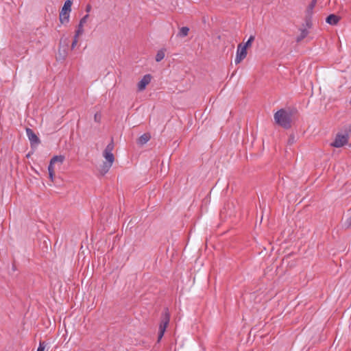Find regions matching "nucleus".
Masks as SVG:
<instances>
[{"mask_svg":"<svg viewBox=\"0 0 351 351\" xmlns=\"http://www.w3.org/2000/svg\"><path fill=\"white\" fill-rule=\"evenodd\" d=\"M291 113L283 108L278 110L274 116L276 123L286 130L291 128Z\"/></svg>","mask_w":351,"mask_h":351,"instance_id":"1","label":"nucleus"},{"mask_svg":"<svg viewBox=\"0 0 351 351\" xmlns=\"http://www.w3.org/2000/svg\"><path fill=\"white\" fill-rule=\"evenodd\" d=\"M78 36H76V34H75V36H74V38L73 39H76V40H78Z\"/></svg>","mask_w":351,"mask_h":351,"instance_id":"30","label":"nucleus"},{"mask_svg":"<svg viewBox=\"0 0 351 351\" xmlns=\"http://www.w3.org/2000/svg\"><path fill=\"white\" fill-rule=\"evenodd\" d=\"M165 49H162L157 52L156 56V62H160L165 58Z\"/></svg>","mask_w":351,"mask_h":351,"instance_id":"17","label":"nucleus"},{"mask_svg":"<svg viewBox=\"0 0 351 351\" xmlns=\"http://www.w3.org/2000/svg\"><path fill=\"white\" fill-rule=\"evenodd\" d=\"M91 10V5L90 4H88L86 7V12H89Z\"/></svg>","mask_w":351,"mask_h":351,"instance_id":"29","label":"nucleus"},{"mask_svg":"<svg viewBox=\"0 0 351 351\" xmlns=\"http://www.w3.org/2000/svg\"><path fill=\"white\" fill-rule=\"evenodd\" d=\"M30 156V153L27 154V158H29Z\"/></svg>","mask_w":351,"mask_h":351,"instance_id":"31","label":"nucleus"},{"mask_svg":"<svg viewBox=\"0 0 351 351\" xmlns=\"http://www.w3.org/2000/svg\"><path fill=\"white\" fill-rule=\"evenodd\" d=\"M351 132V125H348L345 128V134H342L341 133L337 134L335 138L332 143H330V145L334 147H341L345 145L348 144L349 134Z\"/></svg>","mask_w":351,"mask_h":351,"instance_id":"2","label":"nucleus"},{"mask_svg":"<svg viewBox=\"0 0 351 351\" xmlns=\"http://www.w3.org/2000/svg\"><path fill=\"white\" fill-rule=\"evenodd\" d=\"M341 18L334 14H331L328 15L326 19V22L331 25H336L339 21H340Z\"/></svg>","mask_w":351,"mask_h":351,"instance_id":"8","label":"nucleus"},{"mask_svg":"<svg viewBox=\"0 0 351 351\" xmlns=\"http://www.w3.org/2000/svg\"><path fill=\"white\" fill-rule=\"evenodd\" d=\"M151 138V135L149 133H144L137 139V144L142 146L147 143Z\"/></svg>","mask_w":351,"mask_h":351,"instance_id":"9","label":"nucleus"},{"mask_svg":"<svg viewBox=\"0 0 351 351\" xmlns=\"http://www.w3.org/2000/svg\"><path fill=\"white\" fill-rule=\"evenodd\" d=\"M103 156L106 158V160H107L106 162H108V163L112 165V163H113V162L114 160V156L112 153H110V152H104Z\"/></svg>","mask_w":351,"mask_h":351,"instance_id":"13","label":"nucleus"},{"mask_svg":"<svg viewBox=\"0 0 351 351\" xmlns=\"http://www.w3.org/2000/svg\"><path fill=\"white\" fill-rule=\"evenodd\" d=\"M54 163L52 162L51 160L49 162V165L48 166V171L49 172H54V167H53Z\"/></svg>","mask_w":351,"mask_h":351,"instance_id":"24","label":"nucleus"},{"mask_svg":"<svg viewBox=\"0 0 351 351\" xmlns=\"http://www.w3.org/2000/svg\"><path fill=\"white\" fill-rule=\"evenodd\" d=\"M112 165V164H110L108 162H104V164L101 166V168L99 170L100 173L102 176H104L109 171V169H110Z\"/></svg>","mask_w":351,"mask_h":351,"instance_id":"12","label":"nucleus"},{"mask_svg":"<svg viewBox=\"0 0 351 351\" xmlns=\"http://www.w3.org/2000/svg\"><path fill=\"white\" fill-rule=\"evenodd\" d=\"M72 3L73 2L71 0L65 1L59 16V20L62 24H66L69 22Z\"/></svg>","mask_w":351,"mask_h":351,"instance_id":"4","label":"nucleus"},{"mask_svg":"<svg viewBox=\"0 0 351 351\" xmlns=\"http://www.w3.org/2000/svg\"><path fill=\"white\" fill-rule=\"evenodd\" d=\"M54 176H55V173L54 172H49V178L50 179L51 181L53 182V180H54Z\"/></svg>","mask_w":351,"mask_h":351,"instance_id":"26","label":"nucleus"},{"mask_svg":"<svg viewBox=\"0 0 351 351\" xmlns=\"http://www.w3.org/2000/svg\"><path fill=\"white\" fill-rule=\"evenodd\" d=\"M77 43V40L73 39L72 44H71V49H73L75 47Z\"/></svg>","mask_w":351,"mask_h":351,"instance_id":"27","label":"nucleus"},{"mask_svg":"<svg viewBox=\"0 0 351 351\" xmlns=\"http://www.w3.org/2000/svg\"><path fill=\"white\" fill-rule=\"evenodd\" d=\"M95 121L96 122H99L101 119V115L98 113H96L94 117Z\"/></svg>","mask_w":351,"mask_h":351,"instance_id":"25","label":"nucleus"},{"mask_svg":"<svg viewBox=\"0 0 351 351\" xmlns=\"http://www.w3.org/2000/svg\"><path fill=\"white\" fill-rule=\"evenodd\" d=\"M189 28L188 27H182L180 29L178 36L181 38L185 37L189 34Z\"/></svg>","mask_w":351,"mask_h":351,"instance_id":"15","label":"nucleus"},{"mask_svg":"<svg viewBox=\"0 0 351 351\" xmlns=\"http://www.w3.org/2000/svg\"><path fill=\"white\" fill-rule=\"evenodd\" d=\"M45 341H40L39 343V346L37 349V351H45Z\"/></svg>","mask_w":351,"mask_h":351,"instance_id":"23","label":"nucleus"},{"mask_svg":"<svg viewBox=\"0 0 351 351\" xmlns=\"http://www.w3.org/2000/svg\"><path fill=\"white\" fill-rule=\"evenodd\" d=\"M170 321V313L169 309L165 308L161 314L160 323L159 324V331L158 335V342H160L162 339L167 326Z\"/></svg>","mask_w":351,"mask_h":351,"instance_id":"3","label":"nucleus"},{"mask_svg":"<svg viewBox=\"0 0 351 351\" xmlns=\"http://www.w3.org/2000/svg\"><path fill=\"white\" fill-rule=\"evenodd\" d=\"M300 34L295 39V41L297 43L301 42L308 34V31L306 28H301V29H300Z\"/></svg>","mask_w":351,"mask_h":351,"instance_id":"11","label":"nucleus"},{"mask_svg":"<svg viewBox=\"0 0 351 351\" xmlns=\"http://www.w3.org/2000/svg\"><path fill=\"white\" fill-rule=\"evenodd\" d=\"M346 225L348 228H351V216L346 220Z\"/></svg>","mask_w":351,"mask_h":351,"instance_id":"28","label":"nucleus"},{"mask_svg":"<svg viewBox=\"0 0 351 351\" xmlns=\"http://www.w3.org/2000/svg\"><path fill=\"white\" fill-rule=\"evenodd\" d=\"M312 17H313V16L305 15V19H304L305 24H304L303 26L305 25L306 28L311 29L313 26Z\"/></svg>","mask_w":351,"mask_h":351,"instance_id":"16","label":"nucleus"},{"mask_svg":"<svg viewBox=\"0 0 351 351\" xmlns=\"http://www.w3.org/2000/svg\"><path fill=\"white\" fill-rule=\"evenodd\" d=\"M317 4V0H312L310 4L307 6L305 15L313 16V10Z\"/></svg>","mask_w":351,"mask_h":351,"instance_id":"10","label":"nucleus"},{"mask_svg":"<svg viewBox=\"0 0 351 351\" xmlns=\"http://www.w3.org/2000/svg\"><path fill=\"white\" fill-rule=\"evenodd\" d=\"M254 39H255V36L253 35H251L250 36V38H248V40H247V42L243 45L245 46L246 48L251 47L252 43L254 40Z\"/></svg>","mask_w":351,"mask_h":351,"instance_id":"19","label":"nucleus"},{"mask_svg":"<svg viewBox=\"0 0 351 351\" xmlns=\"http://www.w3.org/2000/svg\"><path fill=\"white\" fill-rule=\"evenodd\" d=\"M152 78V77L150 74L145 75L138 83V90L142 91L145 90L147 85H148L150 83Z\"/></svg>","mask_w":351,"mask_h":351,"instance_id":"7","label":"nucleus"},{"mask_svg":"<svg viewBox=\"0 0 351 351\" xmlns=\"http://www.w3.org/2000/svg\"><path fill=\"white\" fill-rule=\"evenodd\" d=\"M89 15L88 14H86L85 16H84L80 21V23L79 24H80L81 25H83L84 26V24L86 23L87 21V19L88 18Z\"/></svg>","mask_w":351,"mask_h":351,"instance_id":"22","label":"nucleus"},{"mask_svg":"<svg viewBox=\"0 0 351 351\" xmlns=\"http://www.w3.org/2000/svg\"><path fill=\"white\" fill-rule=\"evenodd\" d=\"M76 36H80L83 34L84 29L83 25H81L80 24L78 25L77 29L75 31Z\"/></svg>","mask_w":351,"mask_h":351,"instance_id":"21","label":"nucleus"},{"mask_svg":"<svg viewBox=\"0 0 351 351\" xmlns=\"http://www.w3.org/2000/svg\"><path fill=\"white\" fill-rule=\"evenodd\" d=\"M26 134L30 142L32 149L36 148V147L40 143V138L34 133V132L29 128H26Z\"/></svg>","mask_w":351,"mask_h":351,"instance_id":"5","label":"nucleus"},{"mask_svg":"<svg viewBox=\"0 0 351 351\" xmlns=\"http://www.w3.org/2000/svg\"><path fill=\"white\" fill-rule=\"evenodd\" d=\"M247 56V48L240 43L237 46V54L235 58V63H240Z\"/></svg>","mask_w":351,"mask_h":351,"instance_id":"6","label":"nucleus"},{"mask_svg":"<svg viewBox=\"0 0 351 351\" xmlns=\"http://www.w3.org/2000/svg\"><path fill=\"white\" fill-rule=\"evenodd\" d=\"M296 141L294 134H291L289 136L287 143L290 145H293Z\"/></svg>","mask_w":351,"mask_h":351,"instance_id":"20","label":"nucleus"},{"mask_svg":"<svg viewBox=\"0 0 351 351\" xmlns=\"http://www.w3.org/2000/svg\"><path fill=\"white\" fill-rule=\"evenodd\" d=\"M64 159L65 157L63 155H59L53 156L50 160H51L54 164L59 162L60 165H62L64 161Z\"/></svg>","mask_w":351,"mask_h":351,"instance_id":"14","label":"nucleus"},{"mask_svg":"<svg viewBox=\"0 0 351 351\" xmlns=\"http://www.w3.org/2000/svg\"><path fill=\"white\" fill-rule=\"evenodd\" d=\"M113 149H114V143H113V140L112 139L110 143H108V145L106 147L104 152L112 153Z\"/></svg>","mask_w":351,"mask_h":351,"instance_id":"18","label":"nucleus"}]
</instances>
